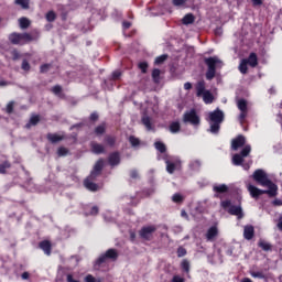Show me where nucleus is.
<instances>
[{
    "label": "nucleus",
    "mask_w": 282,
    "mask_h": 282,
    "mask_svg": "<svg viewBox=\"0 0 282 282\" xmlns=\"http://www.w3.org/2000/svg\"><path fill=\"white\" fill-rule=\"evenodd\" d=\"M252 178L257 182L260 186L269 188L270 191H274L279 193V186L268 177V173L265 171L258 169L253 172Z\"/></svg>",
    "instance_id": "nucleus-1"
},
{
    "label": "nucleus",
    "mask_w": 282,
    "mask_h": 282,
    "mask_svg": "<svg viewBox=\"0 0 282 282\" xmlns=\"http://www.w3.org/2000/svg\"><path fill=\"white\" fill-rule=\"evenodd\" d=\"M208 118L209 133L217 135V133H219V129H221V122H224L225 115L221 109L217 108L216 110L209 112Z\"/></svg>",
    "instance_id": "nucleus-2"
},
{
    "label": "nucleus",
    "mask_w": 282,
    "mask_h": 282,
    "mask_svg": "<svg viewBox=\"0 0 282 282\" xmlns=\"http://www.w3.org/2000/svg\"><path fill=\"white\" fill-rule=\"evenodd\" d=\"M205 65H207L206 78L213 80L215 74H217V67H221L223 63L217 56L205 58Z\"/></svg>",
    "instance_id": "nucleus-3"
},
{
    "label": "nucleus",
    "mask_w": 282,
    "mask_h": 282,
    "mask_svg": "<svg viewBox=\"0 0 282 282\" xmlns=\"http://www.w3.org/2000/svg\"><path fill=\"white\" fill-rule=\"evenodd\" d=\"M221 206L223 208H228L229 215H234L238 219H243L245 214L241 205H232L230 200H223Z\"/></svg>",
    "instance_id": "nucleus-4"
},
{
    "label": "nucleus",
    "mask_w": 282,
    "mask_h": 282,
    "mask_svg": "<svg viewBox=\"0 0 282 282\" xmlns=\"http://www.w3.org/2000/svg\"><path fill=\"white\" fill-rule=\"evenodd\" d=\"M248 191L251 195V197H253V199H259V197H261V195H268L269 197H276V195L279 194V192H274L273 189H259L257 186L254 185H248Z\"/></svg>",
    "instance_id": "nucleus-5"
},
{
    "label": "nucleus",
    "mask_w": 282,
    "mask_h": 282,
    "mask_svg": "<svg viewBox=\"0 0 282 282\" xmlns=\"http://www.w3.org/2000/svg\"><path fill=\"white\" fill-rule=\"evenodd\" d=\"M183 122L185 124H192L193 127H199L202 120L197 115V110L191 109L189 111L184 112Z\"/></svg>",
    "instance_id": "nucleus-6"
},
{
    "label": "nucleus",
    "mask_w": 282,
    "mask_h": 282,
    "mask_svg": "<svg viewBox=\"0 0 282 282\" xmlns=\"http://www.w3.org/2000/svg\"><path fill=\"white\" fill-rule=\"evenodd\" d=\"M117 261L118 260V250L116 249H108L105 253L99 256L96 260L95 265H102V263H107V261Z\"/></svg>",
    "instance_id": "nucleus-7"
},
{
    "label": "nucleus",
    "mask_w": 282,
    "mask_h": 282,
    "mask_svg": "<svg viewBox=\"0 0 282 282\" xmlns=\"http://www.w3.org/2000/svg\"><path fill=\"white\" fill-rule=\"evenodd\" d=\"M155 230H158V227L151 225V226H145L142 227L141 230L139 231V235L141 237V239H144L145 241H151L152 237H153V232H155Z\"/></svg>",
    "instance_id": "nucleus-8"
},
{
    "label": "nucleus",
    "mask_w": 282,
    "mask_h": 282,
    "mask_svg": "<svg viewBox=\"0 0 282 282\" xmlns=\"http://www.w3.org/2000/svg\"><path fill=\"white\" fill-rule=\"evenodd\" d=\"M104 167H105V160L99 159L96 162L94 170L90 172V180H96V177L100 175Z\"/></svg>",
    "instance_id": "nucleus-9"
},
{
    "label": "nucleus",
    "mask_w": 282,
    "mask_h": 282,
    "mask_svg": "<svg viewBox=\"0 0 282 282\" xmlns=\"http://www.w3.org/2000/svg\"><path fill=\"white\" fill-rule=\"evenodd\" d=\"M245 145H246V137L241 134L231 141V149L234 151H238L239 149H241V147H245Z\"/></svg>",
    "instance_id": "nucleus-10"
},
{
    "label": "nucleus",
    "mask_w": 282,
    "mask_h": 282,
    "mask_svg": "<svg viewBox=\"0 0 282 282\" xmlns=\"http://www.w3.org/2000/svg\"><path fill=\"white\" fill-rule=\"evenodd\" d=\"M46 139L51 144H56L58 142H63V140H66L67 137L65 134H57V133H47Z\"/></svg>",
    "instance_id": "nucleus-11"
},
{
    "label": "nucleus",
    "mask_w": 282,
    "mask_h": 282,
    "mask_svg": "<svg viewBox=\"0 0 282 282\" xmlns=\"http://www.w3.org/2000/svg\"><path fill=\"white\" fill-rule=\"evenodd\" d=\"M243 237L247 239V241H250L254 237V226L252 225H247L243 228Z\"/></svg>",
    "instance_id": "nucleus-12"
},
{
    "label": "nucleus",
    "mask_w": 282,
    "mask_h": 282,
    "mask_svg": "<svg viewBox=\"0 0 282 282\" xmlns=\"http://www.w3.org/2000/svg\"><path fill=\"white\" fill-rule=\"evenodd\" d=\"M108 162L110 166H118L120 164V152H112L108 156Z\"/></svg>",
    "instance_id": "nucleus-13"
},
{
    "label": "nucleus",
    "mask_w": 282,
    "mask_h": 282,
    "mask_svg": "<svg viewBox=\"0 0 282 282\" xmlns=\"http://www.w3.org/2000/svg\"><path fill=\"white\" fill-rule=\"evenodd\" d=\"M204 94H206V82L200 80L196 84V96L198 98H202V96H204Z\"/></svg>",
    "instance_id": "nucleus-14"
},
{
    "label": "nucleus",
    "mask_w": 282,
    "mask_h": 282,
    "mask_svg": "<svg viewBox=\"0 0 282 282\" xmlns=\"http://www.w3.org/2000/svg\"><path fill=\"white\" fill-rule=\"evenodd\" d=\"M90 176L84 181V186L87 188V191H91L93 193H96L98 191V184L91 182Z\"/></svg>",
    "instance_id": "nucleus-15"
},
{
    "label": "nucleus",
    "mask_w": 282,
    "mask_h": 282,
    "mask_svg": "<svg viewBox=\"0 0 282 282\" xmlns=\"http://www.w3.org/2000/svg\"><path fill=\"white\" fill-rule=\"evenodd\" d=\"M9 41L12 45H23L21 33H11L9 35Z\"/></svg>",
    "instance_id": "nucleus-16"
},
{
    "label": "nucleus",
    "mask_w": 282,
    "mask_h": 282,
    "mask_svg": "<svg viewBox=\"0 0 282 282\" xmlns=\"http://www.w3.org/2000/svg\"><path fill=\"white\" fill-rule=\"evenodd\" d=\"M250 67H257L259 65V57H257V53H250L248 58H243Z\"/></svg>",
    "instance_id": "nucleus-17"
},
{
    "label": "nucleus",
    "mask_w": 282,
    "mask_h": 282,
    "mask_svg": "<svg viewBox=\"0 0 282 282\" xmlns=\"http://www.w3.org/2000/svg\"><path fill=\"white\" fill-rule=\"evenodd\" d=\"M40 248L43 250L44 254L50 257L52 254V243L47 240L40 242Z\"/></svg>",
    "instance_id": "nucleus-18"
},
{
    "label": "nucleus",
    "mask_w": 282,
    "mask_h": 282,
    "mask_svg": "<svg viewBox=\"0 0 282 282\" xmlns=\"http://www.w3.org/2000/svg\"><path fill=\"white\" fill-rule=\"evenodd\" d=\"M217 235H219V230L217 229V227L216 226L210 227L206 234L207 241H213L215 237H217Z\"/></svg>",
    "instance_id": "nucleus-19"
},
{
    "label": "nucleus",
    "mask_w": 282,
    "mask_h": 282,
    "mask_svg": "<svg viewBox=\"0 0 282 282\" xmlns=\"http://www.w3.org/2000/svg\"><path fill=\"white\" fill-rule=\"evenodd\" d=\"M90 147H91L93 153H95L96 155H100V153L105 152V145L100 143L91 142Z\"/></svg>",
    "instance_id": "nucleus-20"
},
{
    "label": "nucleus",
    "mask_w": 282,
    "mask_h": 282,
    "mask_svg": "<svg viewBox=\"0 0 282 282\" xmlns=\"http://www.w3.org/2000/svg\"><path fill=\"white\" fill-rule=\"evenodd\" d=\"M200 97L203 98L205 105H213V100H215V96L210 94V90H206Z\"/></svg>",
    "instance_id": "nucleus-21"
},
{
    "label": "nucleus",
    "mask_w": 282,
    "mask_h": 282,
    "mask_svg": "<svg viewBox=\"0 0 282 282\" xmlns=\"http://www.w3.org/2000/svg\"><path fill=\"white\" fill-rule=\"evenodd\" d=\"M259 248H261L264 252H272V245L265 240L260 239L258 242Z\"/></svg>",
    "instance_id": "nucleus-22"
},
{
    "label": "nucleus",
    "mask_w": 282,
    "mask_h": 282,
    "mask_svg": "<svg viewBox=\"0 0 282 282\" xmlns=\"http://www.w3.org/2000/svg\"><path fill=\"white\" fill-rule=\"evenodd\" d=\"M182 23H183V25H191V24L195 23V15H193V13H187L182 19Z\"/></svg>",
    "instance_id": "nucleus-23"
},
{
    "label": "nucleus",
    "mask_w": 282,
    "mask_h": 282,
    "mask_svg": "<svg viewBox=\"0 0 282 282\" xmlns=\"http://www.w3.org/2000/svg\"><path fill=\"white\" fill-rule=\"evenodd\" d=\"M41 118L39 116H32L29 122L25 124V128L30 129V127H36V124H39Z\"/></svg>",
    "instance_id": "nucleus-24"
},
{
    "label": "nucleus",
    "mask_w": 282,
    "mask_h": 282,
    "mask_svg": "<svg viewBox=\"0 0 282 282\" xmlns=\"http://www.w3.org/2000/svg\"><path fill=\"white\" fill-rule=\"evenodd\" d=\"M15 6H20L22 10H30V0H14Z\"/></svg>",
    "instance_id": "nucleus-25"
},
{
    "label": "nucleus",
    "mask_w": 282,
    "mask_h": 282,
    "mask_svg": "<svg viewBox=\"0 0 282 282\" xmlns=\"http://www.w3.org/2000/svg\"><path fill=\"white\" fill-rule=\"evenodd\" d=\"M189 169H191V171L198 172L199 169H202V161H199V160L191 161L189 162Z\"/></svg>",
    "instance_id": "nucleus-26"
},
{
    "label": "nucleus",
    "mask_w": 282,
    "mask_h": 282,
    "mask_svg": "<svg viewBox=\"0 0 282 282\" xmlns=\"http://www.w3.org/2000/svg\"><path fill=\"white\" fill-rule=\"evenodd\" d=\"M213 191L214 193H228V185L226 184L214 185Z\"/></svg>",
    "instance_id": "nucleus-27"
},
{
    "label": "nucleus",
    "mask_w": 282,
    "mask_h": 282,
    "mask_svg": "<svg viewBox=\"0 0 282 282\" xmlns=\"http://www.w3.org/2000/svg\"><path fill=\"white\" fill-rule=\"evenodd\" d=\"M30 19L28 18H20L19 19V25L21 28V30H28V28H30Z\"/></svg>",
    "instance_id": "nucleus-28"
},
{
    "label": "nucleus",
    "mask_w": 282,
    "mask_h": 282,
    "mask_svg": "<svg viewBox=\"0 0 282 282\" xmlns=\"http://www.w3.org/2000/svg\"><path fill=\"white\" fill-rule=\"evenodd\" d=\"M142 124H144L148 131H153V126L151 124V118H149V116L142 117Z\"/></svg>",
    "instance_id": "nucleus-29"
},
{
    "label": "nucleus",
    "mask_w": 282,
    "mask_h": 282,
    "mask_svg": "<svg viewBox=\"0 0 282 282\" xmlns=\"http://www.w3.org/2000/svg\"><path fill=\"white\" fill-rule=\"evenodd\" d=\"M154 148L159 153H166V144H164L162 141H156L154 143Z\"/></svg>",
    "instance_id": "nucleus-30"
},
{
    "label": "nucleus",
    "mask_w": 282,
    "mask_h": 282,
    "mask_svg": "<svg viewBox=\"0 0 282 282\" xmlns=\"http://www.w3.org/2000/svg\"><path fill=\"white\" fill-rule=\"evenodd\" d=\"M232 164L235 166H241V164H243V158L241 156V154H235L232 156Z\"/></svg>",
    "instance_id": "nucleus-31"
},
{
    "label": "nucleus",
    "mask_w": 282,
    "mask_h": 282,
    "mask_svg": "<svg viewBox=\"0 0 282 282\" xmlns=\"http://www.w3.org/2000/svg\"><path fill=\"white\" fill-rule=\"evenodd\" d=\"M237 107L239 111H248V101H246V99H240L237 102Z\"/></svg>",
    "instance_id": "nucleus-32"
},
{
    "label": "nucleus",
    "mask_w": 282,
    "mask_h": 282,
    "mask_svg": "<svg viewBox=\"0 0 282 282\" xmlns=\"http://www.w3.org/2000/svg\"><path fill=\"white\" fill-rule=\"evenodd\" d=\"M180 129H182V126H180L178 121H174L170 124L171 133H180Z\"/></svg>",
    "instance_id": "nucleus-33"
},
{
    "label": "nucleus",
    "mask_w": 282,
    "mask_h": 282,
    "mask_svg": "<svg viewBox=\"0 0 282 282\" xmlns=\"http://www.w3.org/2000/svg\"><path fill=\"white\" fill-rule=\"evenodd\" d=\"M238 69L240 74H248V62L246 59H241Z\"/></svg>",
    "instance_id": "nucleus-34"
},
{
    "label": "nucleus",
    "mask_w": 282,
    "mask_h": 282,
    "mask_svg": "<svg viewBox=\"0 0 282 282\" xmlns=\"http://www.w3.org/2000/svg\"><path fill=\"white\" fill-rule=\"evenodd\" d=\"M165 164H166L167 173H170V175H173L175 173V163H172L171 161L165 160Z\"/></svg>",
    "instance_id": "nucleus-35"
},
{
    "label": "nucleus",
    "mask_w": 282,
    "mask_h": 282,
    "mask_svg": "<svg viewBox=\"0 0 282 282\" xmlns=\"http://www.w3.org/2000/svg\"><path fill=\"white\" fill-rule=\"evenodd\" d=\"M45 19L48 23H54V21H56V13L54 11H48Z\"/></svg>",
    "instance_id": "nucleus-36"
},
{
    "label": "nucleus",
    "mask_w": 282,
    "mask_h": 282,
    "mask_svg": "<svg viewBox=\"0 0 282 282\" xmlns=\"http://www.w3.org/2000/svg\"><path fill=\"white\" fill-rule=\"evenodd\" d=\"M21 39H22V45H23V43H30V42L34 41V37H32V35H30V33H21Z\"/></svg>",
    "instance_id": "nucleus-37"
},
{
    "label": "nucleus",
    "mask_w": 282,
    "mask_h": 282,
    "mask_svg": "<svg viewBox=\"0 0 282 282\" xmlns=\"http://www.w3.org/2000/svg\"><path fill=\"white\" fill-rule=\"evenodd\" d=\"M105 142H106V144H108V147H115L116 145V137L106 135Z\"/></svg>",
    "instance_id": "nucleus-38"
},
{
    "label": "nucleus",
    "mask_w": 282,
    "mask_h": 282,
    "mask_svg": "<svg viewBox=\"0 0 282 282\" xmlns=\"http://www.w3.org/2000/svg\"><path fill=\"white\" fill-rule=\"evenodd\" d=\"M12 164H10L8 161H4L3 163L0 164V174H6V171L10 169Z\"/></svg>",
    "instance_id": "nucleus-39"
},
{
    "label": "nucleus",
    "mask_w": 282,
    "mask_h": 282,
    "mask_svg": "<svg viewBox=\"0 0 282 282\" xmlns=\"http://www.w3.org/2000/svg\"><path fill=\"white\" fill-rule=\"evenodd\" d=\"M69 153V150L65 147H59L57 149V155L58 158H65V155H67Z\"/></svg>",
    "instance_id": "nucleus-40"
},
{
    "label": "nucleus",
    "mask_w": 282,
    "mask_h": 282,
    "mask_svg": "<svg viewBox=\"0 0 282 282\" xmlns=\"http://www.w3.org/2000/svg\"><path fill=\"white\" fill-rule=\"evenodd\" d=\"M129 142L133 149H135V147H140V139L135 138L134 135L129 137Z\"/></svg>",
    "instance_id": "nucleus-41"
},
{
    "label": "nucleus",
    "mask_w": 282,
    "mask_h": 282,
    "mask_svg": "<svg viewBox=\"0 0 282 282\" xmlns=\"http://www.w3.org/2000/svg\"><path fill=\"white\" fill-rule=\"evenodd\" d=\"M107 130L105 123L99 124L95 128V133L96 135H102V133H105V131Z\"/></svg>",
    "instance_id": "nucleus-42"
},
{
    "label": "nucleus",
    "mask_w": 282,
    "mask_h": 282,
    "mask_svg": "<svg viewBox=\"0 0 282 282\" xmlns=\"http://www.w3.org/2000/svg\"><path fill=\"white\" fill-rule=\"evenodd\" d=\"M181 268L186 273L191 272V262H188V260H183L181 263Z\"/></svg>",
    "instance_id": "nucleus-43"
},
{
    "label": "nucleus",
    "mask_w": 282,
    "mask_h": 282,
    "mask_svg": "<svg viewBox=\"0 0 282 282\" xmlns=\"http://www.w3.org/2000/svg\"><path fill=\"white\" fill-rule=\"evenodd\" d=\"M250 151H252V148L250 145H245V148L240 152V155L242 158H248V155H250Z\"/></svg>",
    "instance_id": "nucleus-44"
},
{
    "label": "nucleus",
    "mask_w": 282,
    "mask_h": 282,
    "mask_svg": "<svg viewBox=\"0 0 282 282\" xmlns=\"http://www.w3.org/2000/svg\"><path fill=\"white\" fill-rule=\"evenodd\" d=\"M84 281L85 282H102V279L95 278L94 275L88 274V275L85 276Z\"/></svg>",
    "instance_id": "nucleus-45"
},
{
    "label": "nucleus",
    "mask_w": 282,
    "mask_h": 282,
    "mask_svg": "<svg viewBox=\"0 0 282 282\" xmlns=\"http://www.w3.org/2000/svg\"><path fill=\"white\" fill-rule=\"evenodd\" d=\"M166 58H169V55L163 54L161 56H158L154 61L155 65H162V63H164L166 61Z\"/></svg>",
    "instance_id": "nucleus-46"
},
{
    "label": "nucleus",
    "mask_w": 282,
    "mask_h": 282,
    "mask_svg": "<svg viewBox=\"0 0 282 282\" xmlns=\"http://www.w3.org/2000/svg\"><path fill=\"white\" fill-rule=\"evenodd\" d=\"M160 69L159 68H154L152 72V78L154 80V83H160Z\"/></svg>",
    "instance_id": "nucleus-47"
},
{
    "label": "nucleus",
    "mask_w": 282,
    "mask_h": 282,
    "mask_svg": "<svg viewBox=\"0 0 282 282\" xmlns=\"http://www.w3.org/2000/svg\"><path fill=\"white\" fill-rule=\"evenodd\" d=\"M51 68H52V64H43L40 66V73L47 74Z\"/></svg>",
    "instance_id": "nucleus-48"
},
{
    "label": "nucleus",
    "mask_w": 282,
    "mask_h": 282,
    "mask_svg": "<svg viewBox=\"0 0 282 282\" xmlns=\"http://www.w3.org/2000/svg\"><path fill=\"white\" fill-rule=\"evenodd\" d=\"M172 202L180 204L181 202H184V196L176 193L172 196Z\"/></svg>",
    "instance_id": "nucleus-49"
},
{
    "label": "nucleus",
    "mask_w": 282,
    "mask_h": 282,
    "mask_svg": "<svg viewBox=\"0 0 282 282\" xmlns=\"http://www.w3.org/2000/svg\"><path fill=\"white\" fill-rule=\"evenodd\" d=\"M187 0H172L173 6L176 8H184Z\"/></svg>",
    "instance_id": "nucleus-50"
},
{
    "label": "nucleus",
    "mask_w": 282,
    "mask_h": 282,
    "mask_svg": "<svg viewBox=\"0 0 282 282\" xmlns=\"http://www.w3.org/2000/svg\"><path fill=\"white\" fill-rule=\"evenodd\" d=\"M52 91L55 96H61L63 93V87L61 85H56L52 88Z\"/></svg>",
    "instance_id": "nucleus-51"
},
{
    "label": "nucleus",
    "mask_w": 282,
    "mask_h": 282,
    "mask_svg": "<svg viewBox=\"0 0 282 282\" xmlns=\"http://www.w3.org/2000/svg\"><path fill=\"white\" fill-rule=\"evenodd\" d=\"M139 69H141L142 74H147V69H149V63L147 62L139 63Z\"/></svg>",
    "instance_id": "nucleus-52"
},
{
    "label": "nucleus",
    "mask_w": 282,
    "mask_h": 282,
    "mask_svg": "<svg viewBox=\"0 0 282 282\" xmlns=\"http://www.w3.org/2000/svg\"><path fill=\"white\" fill-rule=\"evenodd\" d=\"M246 118H248V110H245V111H241L239 117H238V120L240 122V124H243V121L246 120Z\"/></svg>",
    "instance_id": "nucleus-53"
},
{
    "label": "nucleus",
    "mask_w": 282,
    "mask_h": 282,
    "mask_svg": "<svg viewBox=\"0 0 282 282\" xmlns=\"http://www.w3.org/2000/svg\"><path fill=\"white\" fill-rule=\"evenodd\" d=\"M251 276H253V279H264L265 274H263V272L261 271H257V272H251Z\"/></svg>",
    "instance_id": "nucleus-54"
},
{
    "label": "nucleus",
    "mask_w": 282,
    "mask_h": 282,
    "mask_svg": "<svg viewBox=\"0 0 282 282\" xmlns=\"http://www.w3.org/2000/svg\"><path fill=\"white\" fill-rule=\"evenodd\" d=\"M21 67H22V69H23L24 72H30V68H31L30 62H28V59H23Z\"/></svg>",
    "instance_id": "nucleus-55"
},
{
    "label": "nucleus",
    "mask_w": 282,
    "mask_h": 282,
    "mask_svg": "<svg viewBox=\"0 0 282 282\" xmlns=\"http://www.w3.org/2000/svg\"><path fill=\"white\" fill-rule=\"evenodd\" d=\"M176 252H177V257L180 258L186 257V249L184 247H178Z\"/></svg>",
    "instance_id": "nucleus-56"
},
{
    "label": "nucleus",
    "mask_w": 282,
    "mask_h": 282,
    "mask_svg": "<svg viewBox=\"0 0 282 282\" xmlns=\"http://www.w3.org/2000/svg\"><path fill=\"white\" fill-rule=\"evenodd\" d=\"M6 111H7V113H12V111H14V101H10L7 105Z\"/></svg>",
    "instance_id": "nucleus-57"
},
{
    "label": "nucleus",
    "mask_w": 282,
    "mask_h": 282,
    "mask_svg": "<svg viewBox=\"0 0 282 282\" xmlns=\"http://www.w3.org/2000/svg\"><path fill=\"white\" fill-rule=\"evenodd\" d=\"M130 177L132 180H138V177H140V174H138V170H131L130 171Z\"/></svg>",
    "instance_id": "nucleus-58"
},
{
    "label": "nucleus",
    "mask_w": 282,
    "mask_h": 282,
    "mask_svg": "<svg viewBox=\"0 0 282 282\" xmlns=\"http://www.w3.org/2000/svg\"><path fill=\"white\" fill-rule=\"evenodd\" d=\"M82 127H85V123H83V122L75 123V124L70 126L69 130L74 131V129H82Z\"/></svg>",
    "instance_id": "nucleus-59"
},
{
    "label": "nucleus",
    "mask_w": 282,
    "mask_h": 282,
    "mask_svg": "<svg viewBox=\"0 0 282 282\" xmlns=\"http://www.w3.org/2000/svg\"><path fill=\"white\" fill-rule=\"evenodd\" d=\"M122 76V73L120 72V70H115L113 73H112V78L115 79V80H118V78H120Z\"/></svg>",
    "instance_id": "nucleus-60"
},
{
    "label": "nucleus",
    "mask_w": 282,
    "mask_h": 282,
    "mask_svg": "<svg viewBox=\"0 0 282 282\" xmlns=\"http://www.w3.org/2000/svg\"><path fill=\"white\" fill-rule=\"evenodd\" d=\"M98 118H99L98 112H93L90 113L89 120H91L93 122H96Z\"/></svg>",
    "instance_id": "nucleus-61"
},
{
    "label": "nucleus",
    "mask_w": 282,
    "mask_h": 282,
    "mask_svg": "<svg viewBox=\"0 0 282 282\" xmlns=\"http://www.w3.org/2000/svg\"><path fill=\"white\" fill-rule=\"evenodd\" d=\"M172 282H185L184 278L180 276V275H174L172 278Z\"/></svg>",
    "instance_id": "nucleus-62"
},
{
    "label": "nucleus",
    "mask_w": 282,
    "mask_h": 282,
    "mask_svg": "<svg viewBox=\"0 0 282 282\" xmlns=\"http://www.w3.org/2000/svg\"><path fill=\"white\" fill-rule=\"evenodd\" d=\"M98 206H93L91 209H90V215H98Z\"/></svg>",
    "instance_id": "nucleus-63"
},
{
    "label": "nucleus",
    "mask_w": 282,
    "mask_h": 282,
    "mask_svg": "<svg viewBox=\"0 0 282 282\" xmlns=\"http://www.w3.org/2000/svg\"><path fill=\"white\" fill-rule=\"evenodd\" d=\"M278 228L282 231V217L279 218Z\"/></svg>",
    "instance_id": "nucleus-64"
}]
</instances>
